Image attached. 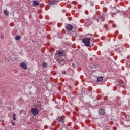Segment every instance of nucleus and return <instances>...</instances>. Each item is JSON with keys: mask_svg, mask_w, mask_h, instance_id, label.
<instances>
[{"mask_svg": "<svg viewBox=\"0 0 130 130\" xmlns=\"http://www.w3.org/2000/svg\"><path fill=\"white\" fill-rule=\"evenodd\" d=\"M93 18L96 20L97 22L99 23H102V22L104 21L105 18L103 16H98V15H95L93 17Z\"/></svg>", "mask_w": 130, "mask_h": 130, "instance_id": "f257e3e1", "label": "nucleus"}, {"mask_svg": "<svg viewBox=\"0 0 130 130\" xmlns=\"http://www.w3.org/2000/svg\"><path fill=\"white\" fill-rule=\"evenodd\" d=\"M82 42L84 43L87 47L90 46V39L85 38L82 40Z\"/></svg>", "mask_w": 130, "mask_h": 130, "instance_id": "f03ea898", "label": "nucleus"}, {"mask_svg": "<svg viewBox=\"0 0 130 130\" xmlns=\"http://www.w3.org/2000/svg\"><path fill=\"white\" fill-rule=\"evenodd\" d=\"M90 70L93 72V73H95L96 71H97V67L94 65L93 63H91L90 65Z\"/></svg>", "mask_w": 130, "mask_h": 130, "instance_id": "7ed1b4c3", "label": "nucleus"}, {"mask_svg": "<svg viewBox=\"0 0 130 130\" xmlns=\"http://www.w3.org/2000/svg\"><path fill=\"white\" fill-rule=\"evenodd\" d=\"M36 107L38 108L39 110L41 109V107H42V105H41V102L40 101H37L36 104Z\"/></svg>", "mask_w": 130, "mask_h": 130, "instance_id": "20e7f679", "label": "nucleus"}, {"mask_svg": "<svg viewBox=\"0 0 130 130\" xmlns=\"http://www.w3.org/2000/svg\"><path fill=\"white\" fill-rule=\"evenodd\" d=\"M66 29L67 31H72L74 29V26L72 24H67Z\"/></svg>", "mask_w": 130, "mask_h": 130, "instance_id": "39448f33", "label": "nucleus"}, {"mask_svg": "<svg viewBox=\"0 0 130 130\" xmlns=\"http://www.w3.org/2000/svg\"><path fill=\"white\" fill-rule=\"evenodd\" d=\"M20 66L21 68L23 69V70H27V69H28V68L27 67V64L24 62L20 63Z\"/></svg>", "mask_w": 130, "mask_h": 130, "instance_id": "423d86ee", "label": "nucleus"}, {"mask_svg": "<svg viewBox=\"0 0 130 130\" xmlns=\"http://www.w3.org/2000/svg\"><path fill=\"white\" fill-rule=\"evenodd\" d=\"M38 109L37 108H33L31 110V112L34 115H37L38 114Z\"/></svg>", "mask_w": 130, "mask_h": 130, "instance_id": "0eeeda50", "label": "nucleus"}, {"mask_svg": "<svg viewBox=\"0 0 130 130\" xmlns=\"http://www.w3.org/2000/svg\"><path fill=\"white\" fill-rule=\"evenodd\" d=\"M58 0H51L50 2V6H54V5H56L57 3H59Z\"/></svg>", "mask_w": 130, "mask_h": 130, "instance_id": "6e6552de", "label": "nucleus"}, {"mask_svg": "<svg viewBox=\"0 0 130 130\" xmlns=\"http://www.w3.org/2000/svg\"><path fill=\"white\" fill-rule=\"evenodd\" d=\"M56 60H57V62L60 63V64H61L62 66H63V64H64L65 62H64V60L63 59L57 58V59H56Z\"/></svg>", "mask_w": 130, "mask_h": 130, "instance_id": "1a4fd4ad", "label": "nucleus"}, {"mask_svg": "<svg viewBox=\"0 0 130 130\" xmlns=\"http://www.w3.org/2000/svg\"><path fill=\"white\" fill-rule=\"evenodd\" d=\"M57 120L59 121V122H61V123H64V119L61 116H58L57 118Z\"/></svg>", "mask_w": 130, "mask_h": 130, "instance_id": "9d476101", "label": "nucleus"}, {"mask_svg": "<svg viewBox=\"0 0 130 130\" xmlns=\"http://www.w3.org/2000/svg\"><path fill=\"white\" fill-rule=\"evenodd\" d=\"M99 113L100 115H104L105 114V111L104 110V109H101L99 110Z\"/></svg>", "mask_w": 130, "mask_h": 130, "instance_id": "9b49d317", "label": "nucleus"}, {"mask_svg": "<svg viewBox=\"0 0 130 130\" xmlns=\"http://www.w3.org/2000/svg\"><path fill=\"white\" fill-rule=\"evenodd\" d=\"M57 54L58 56H62L63 54V50H60L58 51Z\"/></svg>", "mask_w": 130, "mask_h": 130, "instance_id": "f8f14e48", "label": "nucleus"}, {"mask_svg": "<svg viewBox=\"0 0 130 130\" xmlns=\"http://www.w3.org/2000/svg\"><path fill=\"white\" fill-rule=\"evenodd\" d=\"M14 38L16 41L20 40V39H21V36L17 35Z\"/></svg>", "mask_w": 130, "mask_h": 130, "instance_id": "ddd939ff", "label": "nucleus"}, {"mask_svg": "<svg viewBox=\"0 0 130 130\" xmlns=\"http://www.w3.org/2000/svg\"><path fill=\"white\" fill-rule=\"evenodd\" d=\"M103 81V77H99L97 79V82H101Z\"/></svg>", "mask_w": 130, "mask_h": 130, "instance_id": "4468645a", "label": "nucleus"}, {"mask_svg": "<svg viewBox=\"0 0 130 130\" xmlns=\"http://www.w3.org/2000/svg\"><path fill=\"white\" fill-rule=\"evenodd\" d=\"M33 5L34 6H37L39 5V3H38V2L36 1V0H34L33 2Z\"/></svg>", "mask_w": 130, "mask_h": 130, "instance_id": "2eb2a0df", "label": "nucleus"}, {"mask_svg": "<svg viewBox=\"0 0 130 130\" xmlns=\"http://www.w3.org/2000/svg\"><path fill=\"white\" fill-rule=\"evenodd\" d=\"M4 13L5 15H6V16H9V11H8L7 10H4Z\"/></svg>", "mask_w": 130, "mask_h": 130, "instance_id": "dca6fc26", "label": "nucleus"}, {"mask_svg": "<svg viewBox=\"0 0 130 130\" xmlns=\"http://www.w3.org/2000/svg\"><path fill=\"white\" fill-rule=\"evenodd\" d=\"M117 83H119V84H117V85H119V86H121L122 85V83H123V82H122V81H121L120 80H118Z\"/></svg>", "mask_w": 130, "mask_h": 130, "instance_id": "f3484780", "label": "nucleus"}, {"mask_svg": "<svg viewBox=\"0 0 130 130\" xmlns=\"http://www.w3.org/2000/svg\"><path fill=\"white\" fill-rule=\"evenodd\" d=\"M47 63L46 62H43V68H46L47 67Z\"/></svg>", "mask_w": 130, "mask_h": 130, "instance_id": "a211bd4d", "label": "nucleus"}, {"mask_svg": "<svg viewBox=\"0 0 130 130\" xmlns=\"http://www.w3.org/2000/svg\"><path fill=\"white\" fill-rule=\"evenodd\" d=\"M16 114H13V120H16Z\"/></svg>", "mask_w": 130, "mask_h": 130, "instance_id": "6ab92c4d", "label": "nucleus"}, {"mask_svg": "<svg viewBox=\"0 0 130 130\" xmlns=\"http://www.w3.org/2000/svg\"><path fill=\"white\" fill-rule=\"evenodd\" d=\"M12 125H13V126H15L16 123L14 122V121H12Z\"/></svg>", "mask_w": 130, "mask_h": 130, "instance_id": "aec40b11", "label": "nucleus"}, {"mask_svg": "<svg viewBox=\"0 0 130 130\" xmlns=\"http://www.w3.org/2000/svg\"><path fill=\"white\" fill-rule=\"evenodd\" d=\"M72 67H73V68H75V63H72Z\"/></svg>", "mask_w": 130, "mask_h": 130, "instance_id": "412c9836", "label": "nucleus"}, {"mask_svg": "<svg viewBox=\"0 0 130 130\" xmlns=\"http://www.w3.org/2000/svg\"><path fill=\"white\" fill-rule=\"evenodd\" d=\"M14 59H15V60H17V59H18V58H17V57H14Z\"/></svg>", "mask_w": 130, "mask_h": 130, "instance_id": "4be33fe9", "label": "nucleus"}, {"mask_svg": "<svg viewBox=\"0 0 130 130\" xmlns=\"http://www.w3.org/2000/svg\"><path fill=\"white\" fill-rule=\"evenodd\" d=\"M2 108V103H0V108Z\"/></svg>", "mask_w": 130, "mask_h": 130, "instance_id": "5701e85b", "label": "nucleus"}, {"mask_svg": "<svg viewBox=\"0 0 130 130\" xmlns=\"http://www.w3.org/2000/svg\"><path fill=\"white\" fill-rule=\"evenodd\" d=\"M70 61H73V59H70Z\"/></svg>", "mask_w": 130, "mask_h": 130, "instance_id": "b1692460", "label": "nucleus"}, {"mask_svg": "<svg viewBox=\"0 0 130 130\" xmlns=\"http://www.w3.org/2000/svg\"><path fill=\"white\" fill-rule=\"evenodd\" d=\"M114 8V9H116V7H113Z\"/></svg>", "mask_w": 130, "mask_h": 130, "instance_id": "393cba45", "label": "nucleus"}, {"mask_svg": "<svg viewBox=\"0 0 130 130\" xmlns=\"http://www.w3.org/2000/svg\"><path fill=\"white\" fill-rule=\"evenodd\" d=\"M35 130H37V129H35Z\"/></svg>", "mask_w": 130, "mask_h": 130, "instance_id": "a878e982", "label": "nucleus"}]
</instances>
